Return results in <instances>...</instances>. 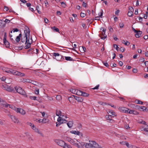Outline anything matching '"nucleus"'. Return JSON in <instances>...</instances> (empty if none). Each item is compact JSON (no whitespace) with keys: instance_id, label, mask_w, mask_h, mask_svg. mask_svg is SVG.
Instances as JSON below:
<instances>
[{"instance_id":"1","label":"nucleus","mask_w":148,"mask_h":148,"mask_svg":"<svg viewBox=\"0 0 148 148\" xmlns=\"http://www.w3.org/2000/svg\"><path fill=\"white\" fill-rule=\"evenodd\" d=\"M25 36L22 38L21 39V42H24L26 45L25 47V49H27L30 47V46L32 42V37L30 36V31L29 28L28 27L24 31Z\"/></svg>"},{"instance_id":"2","label":"nucleus","mask_w":148,"mask_h":148,"mask_svg":"<svg viewBox=\"0 0 148 148\" xmlns=\"http://www.w3.org/2000/svg\"><path fill=\"white\" fill-rule=\"evenodd\" d=\"M70 143L78 148H84V146L85 145L84 142L81 141L79 139L75 138L72 139Z\"/></svg>"},{"instance_id":"3","label":"nucleus","mask_w":148,"mask_h":148,"mask_svg":"<svg viewBox=\"0 0 148 148\" xmlns=\"http://www.w3.org/2000/svg\"><path fill=\"white\" fill-rule=\"evenodd\" d=\"M86 148H97L98 145L96 142L89 140L84 145Z\"/></svg>"},{"instance_id":"4","label":"nucleus","mask_w":148,"mask_h":148,"mask_svg":"<svg viewBox=\"0 0 148 148\" xmlns=\"http://www.w3.org/2000/svg\"><path fill=\"white\" fill-rule=\"evenodd\" d=\"M16 91L20 94L24 95L25 97H27V95L25 94V91L21 88L19 86H16L15 88Z\"/></svg>"},{"instance_id":"5","label":"nucleus","mask_w":148,"mask_h":148,"mask_svg":"<svg viewBox=\"0 0 148 148\" xmlns=\"http://www.w3.org/2000/svg\"><path fill=\"white\" fill-rule=\"evenodd\" d=\"M52 54L55 57L54 58H55L57 61H62L64 59V58L58 53H53Z\"/></svg>"},{"instance_id":"6","label":"nucleus","mask_w":148,"mask_h":148,"mask_svg":"<svg viewBox=\"0 0 148 148\" xmlns=\"http://www.w3.org/2000/svg\"><path fill=\"white\" fill-rule=\"evenodd\" d=\"M140 128L141 131H144L143 134L148 136V125L147 124L143 126H141Z\"/></svg>"},{"instance_id":"7","label":"nucleus","mask_w":148,"mask_h":148,"mask_svg":"<svg viewBox=\"0 0 148 148\" xmlns=\"http://www.w3.org/2000/svg\"><path fill=\"white\" fill-rule=\"evenodd\" d=\"M11 74H12L15 75L20 76L21 77H23L25 75V74L24 73H22L19 71L13 70H12V71Z\"/></svg>"},{"instance_id":"8","label":"nucleus","mask_w":148,"mask_h":148,"mask_svg":"<svg viewBox=\"0 0 148 148\" xmlns=\"http://www.w3.org/2000/svg\"><path fill=\"white\" fill-rule=\"evenodd\" d=\"M66 117H58L57 119V121L61 124L66 123L67 120L65 119V118L66 119Z\"/></svg>"},{"instance_id":"9","label":"nucleus","mask_w":148,"mask_h":148,"mask_svg":"<svg viewBox=\"0 0 148 148\" xmlns=\"http://www.w3.org/2000/svg\"><path fill=\"white\" fill-rule=\"evenodd\" d=\"M56 115L59 117H66V115L65 114L62 113L60 110H56Z\"/></svg>"},{"instance_id":"10","label":"nucleus","mask_w":148,"mask_h":148,"mask_svg":"<svg viewBox=\"0 0 148 148\" xmlns=\"http://www.w3.org/2000/svg\"><path fill=\"white\" fill-rule=\"evenodd\" d=\"M16 111L17 113H19L22 115H24L26 113L25 111L21 108H17L16 110Z\"/></svg>"},{"instance_id":"11","label":"nucleus","mask_w":148,"mask_h":148,"mask_svg":"<svg viewBox=\"0 0 148 148\" xmlns=\"http://www.w3.org/2000/svg\"><path fill=\"white\" fill-rule=\"evenodd\" d=\"M56 143L59 145L63 147L66 143L63 141L61 140H57L56 141Z\"/></svg>"},{"instance_id":"12","label":"nucleus","mask_w":148,"mask_h":148,"mask_svg":"<svg viewBox=\"0 0 148 148\" xmlns=\"http://www.w3.org/2000/svg\"><path fill=\"white\" fill-rule=\"evenodd\" d=\"M119 110L121 112L128 113L129 109L124 107H121L119 108Z\"/></svg>"},{"instance_id":"13","label":"nucleus","mask_w":148,"mask_h":148,"mask_svg":"<svg viewBox=\"0 0 148 148\" xmlns=\"http://www.w3.org/2000/svg\"><path fill=\"white\" fill-rule=\"evenodd\" d=\"M114 117L111 116L110 115H106V118L108 121V122L111 123H113L114 122L113 120L112 119Z\"/></svg>"},{"instance_id":"14","label":"nucleus","mask_w":148,"mask_h":148,"mask_svg":"<svg viewBox=\"0 0 148 148\" xmlns=\"http://www.w3.org/2000/svg\"><path fill=\"white\" fill-rule=\"evenodd\" d=\"M32 129L34 130V132L37 133L41 136H43V134L35 126H34V127H33Z\"/></svg>"},{"instance_id":"15","label":"nucleus","mask_w":148,"mask_h":148,"mask_svg":"<svg viewBox=\"0 0 148 148\" xmlns=\"http://www.w3.org/2000/svg\"><path fill=\"white\" fill-rule=\"evenodd\" d=\"M73 96L78 102H82L83 101V98L81 97H77L75 95Z\"/></svg>"},{"instance_id":"16","label":"nucleus","mask_w":148,"mask_h":148,"mask_svg":"<svg viewBox=\"0 0 148 148\" xmlns=\"http://www.w3.org/2000/svg\"><path fill=\"white\" fill-rule=\"evenodd\" d=\"M2 69L3 70V71H5V72L8 73H11L12 72V69H10L8 68H5V67H3L2 68Z\"/></svg>"},{"instance_id":"17","label":"nucleus","mask_w":148,"mask_h":148,"mask_svg":"<svg viewBox=\"0 0 148 148\" xmlns=\"http://www.w3.org/2000/svg\"><path fill=\"white\" fill-rule=\"evenodd\" d=\"M10 118L12 121L15 123H19V120L17 118L13 116H10Z\"/></svg>"},{"instance_id":"18","label":"nucleus","mask_w":148,"mask_h":148,"mask_svg":"<svg viewBox=\"0 0 148 148\" xmlns=\"http://www.w3.org/2000/svg\"><path fill=\"white\" fill-rule=\"evenodd\" d=\"M108 114L109 115L114 117L116 116L117 114L113 110H109L108 112Z\"/></svg>"},{"instance_id":"19","label":"nucleus","mask_w":148,"mask_h":148,"mask_svg":"<svg viewBox=\"0 0 148 148\" xmlns=\"http://www.w3.org/2000/svg\"><path fill=\"white\" fill-rule=\"evenodd\" d=\"M5 24L4 21L3 20H0V28H3L5 27Z\"/></svg>"},{"instance_id":"20","label":"nucleus","mask_w":148,"mask_h":148,"mask_svg":"<svg viewBox=\"0 0 148 148\" xmlns=\"http://www.w3.org/2000/svg\"><path fill=\"white\" fill-rule=\"evenodd\" d=\"M1 104L3 105V107L7 108L8 106H9L10 105L6 103L3 100V101L1 100V103H0Z\"/></svg>"},{"instance_id":"21","label":"nucleus","mask_w":148,"mask_h":148,"mask_svg":"<svg viewBox=\"0 0 148 148\" xmlns=\"http://www.w3.org/2000/svg\"><path fill=\"white\" fill-rule=\"evenodd\" d=\"M70 132L72 134H74L78 135H80L82 134L79 131H76L75 130L71 131H70Z\"/></svg>"},{"instance_id":"22","label":"nucleus","mask_w":148,"mask_h":148,"mask_svg":"<svg viewBox=\"0 0 148 148\" xmlns=\"http://www.w3.org/2000/svg\"><path fill=\"white\" fill-rule=\"evenodd\" d=\"M4 44L5 46V47L8 48V47L10 46L9 43L6 40H3Z\"/></svg>"},{"instance_id":"23","label":"nucleus","mask_w":148,"mask_h":148,"mask_svg":"<svg viewBox=\"0 0 148 148\" xmlns=\"http://www.w3.org/2000/svg\"><path fill=\"white\" fill-rule=\"evenodd\" d=\"M67 125L69 128H71L73 125V122L72 121H69L67 123Z\"/></svg>"},{"instance_id":"24","label":"nucleus","mask_w":148,"mask_h":148,"mask_svg":"<svg viewBox=\"0 0 148 148\" xmlns=\"http://www.w3.org/2000/svg\"><path fill=\"white\" fill-rule=\"evenodd\" d=\"M51 29L53 30L54 32H57L60 33L59 32V29L58 28H57L55 26L52 27H51Z\"/></svg>"},{"instance_id":"25","label":"nucleus","mask_w":148,"mask_h":148,"mask_svg":"<svg viewBox=\"0 0 148 148\" xmlns=\"http://www.w3.org/2000/svg\"><path fill=\"white\" fill-rule=\"evenodd\" d=\"M21 34H20L19 35L17 36L16 40L17 42H19L21 39L20 38L21 37Z\"/></svg>"},{"instance_id":"26","label":"nucleus","mask_w":148,"mask_h":148,"mask_svg":"<svg viewBox=\"0 0 148 148\" xmlns=\"http://www.w3.org/2000/svg\"><path fill=\"white\" fill-rule=\"evenodd\" d=\"M142 32L140 31H139V32L137 33V34H136L135 35L136 38H139L140 36H141Z\"/></svg>"},{"instance_id":"27","label":"nucleus","mask_w":148,"mask_h":148,"mask_svg":"<svg viewBox=\"0 0 148 148\" xmlns=\"http://www.w3.org/2000/svg\"><path fill=\"white\" fill-rule=\"evenodd\" d=\"M122 43H123L124 44V45H126V46H129L130 44V42H128L127 41H125V40H123Z\"/></svg>"},{"instance_id":"28","label":"nucleus","mask_w":148,"mask_h":148,"mask_svg":"<svg viewBox=\"0 0 148 148\" xmlns=\"http://www.w3.org/2000/svg\"><path fill=\"white\" fill-rule=\"evenodd\" d=\"M13 90V88L10 86H8L6 90L8 91L9 92H11Z\"/></svg>"},{"instance_id":"29","label":"nucleus","mask_w":148,"mask_h":148,"mask_svg":"<svg viewBox=\"0 0 148 148\" xmlns=\"http://www.w3.org/2000/svg\"><path fill=\"white\" fill-rule=\"evenodd\" d=\"M65 59L67 61H71L73 60V58L70 57L65 56Z\"/></svg>"},{"instance_id":"30","label":"nucleus","mask_w":148,"mask_h":148,"mask_svg":"<svg viewBox=\"0 0 148 148\" xmlns=\"http://www.w3.org/2000/svg\"><path fill=\"white\" fill-rule=\"evenodd\" d=\"M77 90L75 89H71L70 90V91L73 94H76Z\"/></svg>"},{"instance_id":"31","label":"nucleus","mask_w":148,"mask_h":148,"mask_svg":"<svg viewBox=\"0 0 148 148\" xmlns=\"http://www.w3.org/2000/svg\"><path fill=\"white\" fill-rule=\"evenodd\" d=\"M133 14L132 11H129L127 13L128 16L129 17H131Z\"/></svg>"},{"instance_id":"32","label":"nucleus","mask_w":148,"mask_h":148,"mask_svg":"<svg viewBox=\"0 0 148 148\" xmlns=\"http://www.w3.org/2000/svg\"><path fill=\"white\" fill-rule=\"evenodd\" d=\"M9 107L10 108H11L13 110H14L15 111L16 110V109L17 108L16 107L12 105H10Z\"/></svg>"},{"instance_id":"33","label":"nucleus","mask_w":148,"mask_h":148,"mask_svg":"<svg viewBox=\"0 0 148 148\" xmlns=\"http://www.w3.org/2000/svg\"><path fill=\"white\" fill-rule=\"evenodd\" d=\"M76 95H82V92L79 90H77Z\"/></svg>"},{"instance_id":"34","label":"nucleus","mask_w":148,"mask_h":148,"mask_svg":"<svg viewBox=\"0 0 148 148\" xmlns=\"http://www.w3.org/2000/svg\"><path fill=\"white\" fill-rule=\"evenodd\" d=\"M63 147L64 148H72L70 145H69L66 143L65 144Z\"/></svg>"},{"instance_id":"35","label":"nucleus","mask_w":148,"mask_h":148,"mask_svg":"<svg viewBox=\"0 0 148 148\" xmlns=\"http://www.w3.org/2000/svg\"><path fill=\"white\" fill-rule=\"evenodd\" d=\"M103 10H101L100 13H99L98 14V15H99V16H100V18H103Z\"/></svg>"},{"instance_id":"36","label":"nucleus","mask_w":148,"mask_h":148,"mask_svg":"<svg viewBox=\"0 0 148 148\" xmlns=\"http://www.w3.org/2000/svg\"><path fill=\"white\" fill-rule=\"evenodd\" d=\"M56 100L59 101L62 99V97L60 95H58L56 97Z\"/></svg>"},{"instance_id":"37","label":"nucleus","mask_w":148,"mask_h":148,"mask_svg":"<svg viewBox=\"0 0 148 148\" xmlns=\"http://www.w3.org/2000/svg\"><path fill=\"white\" fill-rule=\"evenodd\" d=\"M89 95L88 93L82 92V95L84 97H87Z\"/></svg>"},{"instance_id":"38","label":"nucleus","mask_w":148,"mask_h":148,"mask_svg":"<svg viewBox=\"0 0 148 148\" xmlns=\"http://www.w3.org/2000/svg\"><path fill=\"white\" fill-rule=\"evenodd\" d=\"M100 30H101L103 32L102 33V34H105V32L106 31V29H105L103 27H101L100 28Z\"/></svg>"},{"instance_id":"39","label":"nucleus","mask_w":148,"mask_h":148,"mask_svg":"<svg viewBox=\"0 0 148 148\" xmlns=\"http://www.w3.org/2000/svg\"><path fill=\"white\" fill-rule=\"evenodd\" d=\"M42 123H45L48 122L47 119L43 118L42 119Z\"/></svg>"},{"instance_id":"40","label":"nucleus","mask_w":148,"mask_h":148,"mask_svg":"<svg viewBox=\"0 0 148 148\" xmlns=\"http://www.w3.org/2000/svg\"><path fill=\"white\" fill-rule=\"evenodd\" d=\"M139 123L145 125H146V123L145 121H143L142 120L139 121Z\"/></svg>"},{"instance_id":"41","label":"nucleus","mask_w":148,"mask_h":148,"mask_svg":"<svg viewBox=\"0 0 148 148\" xmlns=\"http://www.w3.org/2000/svg\"><path fill=\"white\" fill-rule=\"evenodd\" d=\"M8 86L7 85H6L4 84V85H3L1 87V88L3 89L6 90V89L8 87Z\"/></svg>"},{"instance_id":"42","label":"nucleus","mask_w":148,"mask_h":148,"mask_svg":"<svg viewBox=\"0 0 148 148\" xmlns=\"http://www.w3.org/2000/svg\"><path fill=\"white\" fill-rule=\"evenodd\" d=\"M29 98L31 100H36V96H30Z\"/></svg>"},{"instance_id":"43","label":"nucleus","mask_w":148,"mask_h":148,"mask_svg":"<svg viewBox=\"0 0 148 148\" xmlns=\"http://www.w3.org/2000/svg\"><path fill=\"white\" fill-rule=\"evenodd\" d=\"M136 103L138 104H142L143 102L140 100H137L135 101Z\"/></svg>"},{"instance_id":"44","label":"nucleus","mask_w":148,"mask_h":148,"mask_svg":"<svg viewBox=\"0 0 148 148\" xmlns=\"http://www.w3.org/2000/svg\"><path fill=\"white\" fill-rule=\"evenodd\" d=\"M27 125H30V126L32 128L34 126V125L32 123L30 122H27Z\"/></svg>"},{"instance_id":"45","label":"nucleus","mask_w":148,"mask_h":148,"mask_svg":"<svg viewBox=\"0 0 148 148\" xmlns=\"http://www.w3.org/2000/svg\"><path fill=\"white\" fill-rule=\"evenodd\" d=\"M113 47H114L115 49L117 51H119V47L117 45H116L114 44L113 45Z\"/></svg>"},{"instance_id":"46","label":"nucleus","mask_w":148,"mask_h":148,"mask_svg":"<svg viewBox=\"0 0 148 148\" xmlns=\"http://www.w3.org/2000/svg\"><path fill=\"white\" fill-rule=\"evenodd\" d=\"M32 83V84L36 86H37L39 84V83L38 82L34 81H33Z\"/></svg>"},{"instance_id":"47","label":"nucleus","mask_w":148,"mask_h":148,"mask_svg":"<svg viewBox=\"0 0 148 148\" xmlns=\"http://www.w3.org/2000/svg\"><path fill=\"white\" fill-rule=\"evenodd\" d=\"M35 121L36 122L39 123H42V119H36Z\"/></svg>"},{"instance_id":"48","label":"nucleus","mask_w":148,"mask_h":148,"mask_svg":"<svg viewBox=\"0 0 148 148\" xmlns=\"http://www.w3.org/2000/svg\"><path fill=\"white\" fill-rule=\"evenodd\" d=\"M66 140L68 141L69 142H70V143H71V140L72 139L69 137H66V138L65 139Z\"/></svg>"},{"instance_id":"49","label":"nucleus","mask_w":148,"mask_h":148,"mask_svg":"<svg viewBox=\"0 0 148 148\" xmlns=\"http://www.w3.org/2000/svg\"><path fill=\"white\" fill-rule=\"evenodd\" d=\"M98 103L101 105H107V103H103L101 101L99 102H98Z\"/></svg>"},{"instance_id":"50","label":"nucleus","mask_w":148,"mask_h":148,"mask_svg":"<svg viewBox=\"0 0 148 148\" xmlns=\"http://www.w3.org/2000/svg\"><path fill=\"white\" fill-rule=\"evenodd\" d=\"M20 81L25 83L27 82V79L22 78L20 79Z\"/></svg>"},{"instance_id":"51","label":"nucleus","mask_w":148,"mask_h":148,"mask_svg":"<svg viewBox=\"0 0 148 148\" xmlns=\"http://www.w3.org/2000/svg\"><path fill=\"white\" fill-rule=\"evenodd\" d=\"M45 3V6L47 7H48L49 6V3L47 0H45L44 2Z\"/></svg>"},{"instance_id":"52","label":"nucleus","mask_w":148,"mask_h":148,"mask_svg":"<svg viewBox=\"0 0 148 148\" xmlns=\"http://www.w3.org/2000/svg\"><path fill=\"white\" fill-rule=\"evenodd\" d=\"M80 15L81 17H84L86 16V14L83 12H81L80 13Z\"/></svg>"},{"instance_id":"53","label":"nucleus","mask_w":148,"mask_h":148,"mask_svg":"<svg viewBox=\"0 0 148 148\" xmlns=\"http://www.w3.org/2000/svg\"><path fill=\"white\" fill-rule=\"evenodd\" d=\"M119 25L120 26V27L121 28L123 27L124 24L123 23H119Z\"/></svg>"},{"instance_id":"54","label":"nucleus","mask_w":148,"mask_h":148,"mask_svg":"<svg viewBox=\"0 0 148 148\" xmlns=\"http://www.w3.org/2000/svg\"><path fill=\"white\" fill-rule=\"evenodd\" d=\"M120 50L122 52H123L125 51V49L123 47H121L120 49Z\"/></svg>"},{"instance_id":"55","label":"nucleus","mask_w":148,"mask_h":148,"mask_svg":"<svg viewBox=\"0 0 148 148\" xmlns=\"http://www.w3.org/2000/svg\"><path fill=\"white\" fill-rule=\"evenodd\" d=\"M4 121L0 119V125H3L4 124Z\"/></svg>"},{"instance_id":"56","label":"nucleus","mask_w":148,"mask_h":148,"mask_svg":"<svg viewBox=\"0 0 148 148\" xmlns=\"http://www.w3.org/2000/svg\"><path fill=\"white\" fill-rule=\"evenodd\" d=\"M4 21L5 22V24H6V23H9L10 22V20H9L8 19H7L6 18L5 21Z\"/></svg>"},{"instance_id":"57","label":"nucleus","mask_w":148,"mask_h":148,"mask_svg":"<svg viewBox=\"0 0 148 148\" xmlns=\"http://www.w3.org/2000/svg\"><path fill=\"white\" fill-rule=\"evenodd\" d=\"M99 85H97L95 87L92 88V89L93 90L98 89L99 88Z\"/></svg>"},{"instance_id":"58","label":"nucleus","mask_w":148,"mask_h":148,"mask_svg":"<svg viewBox=\"0 0 148 148\" xmlns=\"http://www.w3.org/2000/svg\"><path fill=\"white\" fill-rule=\"evenodd\" d=\"M134 111L133 110H130L128 112V113L130 114H134Z\"/></svg>"},{"instance_id":"59","label":"nucleus","mask_w":148,"mask_h":148,"mask_svg":"<svg viewBox=\"0 0 148 148\" xmlns=\"http://www.w3.org/2000/svg\"><path fill=\"white\" fill-rule=\"evenodd\" d=\"M1 81H4L6 80V77H3L1 78Z\"/></svg>"},{"instance_id":"60","label":"nucleus","mask_w":148,"mask_h":148,"mask_svg":"<svg viewBox=\"0 0 148 148\" xmlns=\"http://www.w3.org/2000/svg\"><path fill=\"white\" fill-rule=\"evenodd\" d=\"M6 40V32H5L4 33L3 39V40Z\"/></svg>"},{"instance_id":"61","label":"nucleus","mask_w":148,"mask_h":148,"mask_svg":"<svg viewBox=\"0 0 148 148\" xmlns=\"http://www.w3.org/2000/svg\"><path fill=\"white\" fill-rule=\"evenodd\" d=\"M35 93L36 95H38L39 93V90L38 89L36 90L35 92Z\"/></svg>"},{"instance_id":"62","label":"nucleus","mask_w":148,"mask_h":148,"mask_svg":"<svg viewBox=\"0 0 148 148\" xmlns=\"http://www.w3.org/2000/svg\"><path fill=\"white\" fill-rule=\"evenodd\" d=\"M73 99V97H70L69 98V100L70 102H71V101H72Z\"/></svg>"},{"instance_id":"63","label":"nucleus","mask_w":148,"mask_h":148,"mask_svg":"<svg viewBox=\"0 0 148 148\" xmlns=\"http://www.w3.org/2000/svg\"><path fill=\"white\" fill-rule=\"evenodd\" d=\"M138 9H136L135 10V12H134V14L135 15H137L138 14Z\"/></svg>"},{"instance_id":"64","label":"nucleus","mask_w":148,"mask_h":148,"mask_svg":"<svg viewBox=\"0 0 148 148\" xmlns=\"http://www.w3.org/2000/svg\"><path fill=\"white\" fill-rule=\"evenodd\" d=\"M103 64L106 67H108V64L106 62H103Z\"/></svg>"}]
</instances>
